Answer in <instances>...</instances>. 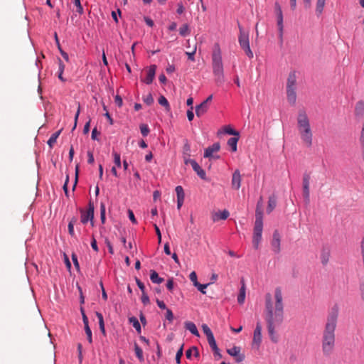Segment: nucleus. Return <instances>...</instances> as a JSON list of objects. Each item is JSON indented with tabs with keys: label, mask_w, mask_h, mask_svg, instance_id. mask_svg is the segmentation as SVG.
Listing matches in <instances>:
<instances>
[{
	"label": "nucleus",
	"mask_w": 364,
	"mask_h": 364,
	"mask_svg": "<svg viewBox=\"0 0 364 364\" xmlns=\"http://www.w3.org/2000/svg\"><path fill=\"white\" fill-rule=\"evenodd\" d=\"M274 298L275 308L274 311L271 294L269 293L266 294L264 318L269 338L273 343H277L278 342V336L276 334L275 328L281 325L284 320V305L280 287L275 289Z\"/></svg>",
	"instance_id": "f257e3e1"
},
{
	"label": "nucleus",
	"mask_w": 364,
	"mask_h": 364,
	"mask_svg": "<svg viewBox=\"0 0 364 364\" xmlns=\"http://www.w3.org/2000/svg\"><path fill=\"white\" fill-rule=\"evenodd\" d=\"M338 306L335 304L327 316V322L322 337V350L325 355H329L335 346V330L338 316Z\"/></svg>",
	"instance_id": "f03ea898"
},
{
	"label": "nucleus",
	"mask_w": 364,
	"mask_h": 364,
	"mask_svg": "<svg viewBox=\"0 0 364 364\" xmlns=\"http://www.w3.org/2000/svg\"><path fill=\"white\" fill-rule=\"evenodd\" d=\"M263 230V209L262 198L260 197L257 203L255 210V222L253 230L252 245L256 250L259 247V244L262 240V233Z\"/></svg>",
	"instance_id": "7ed1b4c3"
},
{
	"label": "nucleus",
	"mask_w": 364,
	"mask_h": 364,
	"mask_svg": "<svg viewBox=\"0 0 364 364\" xmlns=\"http://www.w3.org/2000/svg\"><path fill=\"white\" fill-rule=\"evenodd\" d=\"M297 125L301 140L307 147L311 146L313 134L307 115H298Z\"/></svg>",
	"instance_id": "20e7f679"
},
{
	"label": "nucleus",
	"mask_w": 364,
	"mask_h": 364,
	"mask_svg": "<svg viewBox=\"0 0 364 364\" xmlns=\"http://www.w3.org/2000/svg\"><path fill=\"white\" fill-rule=\"evenodd\" d=\"M212 66L216 82L218 83H222L224 81V69L222 62L221 51L218 44H215L213 48Z\"/></svg>",
	"instance_id": "39448f33"
},
{
	"label": "nucleus",
	"mask_w": 364,
	"mask_h": 364,
	"mask_svg": "<svg viewBox=\"0 0 364 364\" xmlns=\"http://www.w3.org/2000/svg\"><path fill=\"white\" fill-rule=\"evenodd\" d=\"M240 28V36H239V43L241 48L244 50L245 54L249 58H253V53L250 49V41H249V35L246 33L242 30V28L239 26Z\"/></svg>",
	"instance_id": "423d86ee"
},
{
	"label": "nucleus",
	"mask_w": 364,
	"mask_h": 364,
	"mask_svg": "<svg viewBox=\"0 0 364 364\" xmlns=\"http://www.w3.org/2000/svg\"><path fill=\"white\" fill-rule=\"evenodd\" d=\"M232 136L229 138V148L232 152H236L237 150V142L240 139V132L235 129L229 124V136Z\"/></svg>",
	"instance_id": "0eeeda50"
},
{
	"label": "nucleus",
	"mask_w": 364,
	"mask_h": 364,
	"mask_svg": "<svg viewBox=\"0 0 364 364\" xmlns=\"http://www.w3.org/2000/svg\"><path fill=\"white\" fill-rule=\"evenodd\" d=\"M94 205L90 201L88 203V209L87 211H84L83 210H80L81 213V223L83 224H86L89 220L91 223L92 226L94 225Z\"/></svg>",
	"instance_id": "6e6552de"
},
{
	"label": "nucleus",
	"mask_w": 364,
	"mask_h": 364,
	"mask_svg": "<svg viewBox=\"0 0 364 364\" xmlns=\"http://www.w3.org/2000/svg\"><path fill=\"white\" fill-rule=\"evenodd\" d=\"M310 174L308 173H304L303 175V197L306 204H309L310 202V191H309V181H310Z\"/></svg>",
	"instance_id": "1a4fd4ad"
},
{
	"label": "nucleus",
	"mask_w": 364,
	"mask_h": 364,
	"mask_svg": "<svg viewBox=\"0 0 364 364\" xmlns=\"http://www.w3.org/2000/svg\"><path fill=\"white\" fill-rule=\"evenodd\" d=\"M262 343V326L259 322L257 323L256 328L254 331L253 339H252V347L259 348Z\"/></svg>",
	"instance_id": "9d476101"
},
{
	"label": "nucleus",
	"mask_w": 364,
	"mask_h": 364,
	"mask_svg": "<svg viewBox=\"0 0 364 364\" xmlns=\"http://www.w3.org/2000/svg\"><path fill=\"white\" fill-rule=\"evenodd\" d=\"M229 355L232 356L236 363H241L245 358V354L241 353V348L239 346H233L229 349Z\"/></svg>",
	"instance_id": "9b49d317"
},
{
	"label": "nucleus",
	"mask_w": 364,
	"mask_h": 364,
	"mask_svg": "<svg viewBox=\"0 0 364 364\" xmlns=\"http://www.w3.org/2000/svg\"><path fill=\"white\" fill-rule=\"evenodd\" d=\"M280 242H281V236L277 230H275L272 235V240L271 242V245L272 247V250L275 253H279L281 250L280 247Z\"/></svg>",
	"instance_id": "f8f14e48"
},
{
	"label": "nucleus",
	"mask_w": 364,
	"mask_h": 364,
	"mask_svg": "<svg viewBox=\"0 0 364 364\" xmlns=\"http://www.w3.org/2000/svg\"><path fill=\"white\" fill-rule=\"evenodd\" d=\"M274 11H275V14L277 16L278 30H280V31H282L284 28L283 13H282L281 6L279 4V2H277V1H276L274 3Z\"/></svg>",
	"instance_id": "ddd939ff"
},
{
	"label": "nucleus",
	"mask_w": 364,
	"mask_h": 364,
	"mask_svg": "<svg viewBox=\"0 0 364 364\" xmlns=\"http://www.w3.org/2000/svg\"><path fill=\"white\" fill-rule=\"evenodd\" d=\"M212 99L213 95H211L205 100L198 105L196 108V114L207 112L208 111L209 105L212 101Z\"/></svg>",
	"instance_id": "4468645a"
},
{
	"label": "nucleus",
	"mask_w": 364,
	"mask_h": 364,
	"mask_svg": "<svg viewBox=\"0 0 364 364\" xmlns=\"http://www.w3.org/2000/svg\"><path fill=\"white\" fill-rule=\"evenodd\" d=\"M231 185L232 189L234 190H239V188H240L241 175L238 169H236L232 173Z\"/></svg>",
	"instance_id": "2eb2a0df"
},
{
	"label": "nucleus",
	"mask_w": 364,
	"mask_h": 364,
	"mask_svg": "<svg viewBox=\"0 0 364 364\" xmlns=\"http://www.w3.org/2000/svg\"><path fill=\"white\" fill-rule=\"evenodd\" d=\"M156 65H151L147 72L146 77L144 80V82L146 83L147 85L151 84L155 77L156 74Z\"/></svg>",
	"instance_id": "dca6fc26"
},
{
	"label": "nucleus",
	"mask_w": 364,
	"mask_h": 364,
	"mask_svg": "<svg viewBox=\"0 0 364 364\" xmlns=\"http://www.w3.org/2000/svg\"><path fill=\"white\" fill-rule=\"evenodd\" d=\"M220 146L219 143H215L211 146L208 147L205 150L204 157L210 158L213 156L215 152H218L220 150Z\"/></svg>",
	"instance_id": "f3484780"
},
{
	"label": "nucleus",
	"mask_w": 364,
	"mask_h": 364,
	"mask_svg": "<svg viewBox=\"0 0 364 364\" xmlns=\"http://www.w3.org/2000/svg\"><path fill=\"white\" fill-rule=\"evenodd\" d=\"M240 283H241V287L240 289V291L237 295V302L239 304H242L245 302V294H245L246 287H245L244 278L241 279Z\"/></svg>",
	"instance_id": "a211bd4d"
},
{
	"label": "nucleus",
	"mask_w": 364,
	"mask_h": 364,
	"mask_svg": "<svg viewBox=\"0 0 364 364\" xmlns=\"http://www.w3.org/2000/svg\"><path fill=\"white\" fill-rule=\"evenodd\" d=\"M277 196L275 194H272L268 198V205L267 207V213H271L277 206Z\"/></svg>",
	"instance_id": "6ab92c4d"
},
{
	"label": "nucleus",
	"mask_w": 364,
	"mask_h": 364,
	"mask_svg": "<svg viewBox=\"0 0 364 364\" xmlns=\"http://www.w3.org/2000/svg\"><path fill=\"white\" fill-rule=\"evenodd\" d=\"M228 218V211L224 210L223 211L213 212L212 213V220L214 222H217L220 220H225Z\"/></svg>",
	"instance_id": "aec40b11"
},
{
	"label": "nucleus",
	"mask_w": 364,
	"mask_h": 364,
	"mask_svg": "<svg viewBox=\"0 0 364 364\" xmlns=\"http://www.w3.org/2000/svg\"><path fill=\"white\" fill-rule=\"evenodd\" d=\"M191 165L193 169L197 173L199 177L204 179L205 178V171L197 164L196 161H191Z\"/></svg>",
	"instance_id": "412c9836"
},
{
	"label": "nucleus",
	"mask_w": 364,
	"mask_h": 364,
	"mask_svg": "<svg viewBox=\"0 0 364 364\" xmlns=\"http://www.w3.org/2000/svg\"><path fill=\"white\" fill-rule=\"evenodd\" d=\"M287 100L290 104H294L296 99V87H287Z\"/></svg>",
	"instance_id": "4be33fe9"
},
{
	"label": "nucleus",
	"mask_w": 364,
	"mask_h": 364,
	"mask_svg": "<svg viewBox=\"0 0 364 364\" xmlns=\"http://www.w3.org/2000/svg\"><path fill=\"white\" fill-rule=\"evenodd\" d=\"M296 72L291 71L289 74L288 78H287V87H296Z\"/></svg>",
	"instance_id": "5701e85b"
},
{
	"label": "nucleus",
	"mask_w": 364,
	"mask_h": 364,
	"mask_svg": "<svg viewBox=\"0 0 364 364\" xmlns=\"http://www.w3.org/2000/svg\"><path fill=\"white\" fill-rule=\"evenodd\" d=\"M202 329L203 333L206 335L208 342H212L213 343V341L215 340L213 333L210 328L208 326L207 324H203L202 325Z\"/></svg>",
	"instance_id": "b1692460"
},
{
	"label": "nucleus",
	"mask_w": 364,
	"mask_h": 364,
	"mask_svg": "<svg viewBox=\"0 0 364 364\" xmlns=\"http://www.w3.org/2000/svg\"><path fill=\"white\" fill-rule=\"evenodd\" d=\"M185 328L189 331L192 334H193L196 336H199V333L197 329L196 326L194 323L191 321H186L185 322Z\"/></svg>",
	"instance_id": "393cba45"
},
{
	"label": "nucleus",
	"mask_w": 364,
	"mask_h": 364,
	"mask_svg": "<svg viewBox=\"0 0 364 364\" xmlns=\"http://www.w3.org/2000/svg\"><path fill=\"white\" fill-rule=\"evenodd\" d=\"M208 344L213 352L215 359L220 360L222 358V355L220 353V350L218 348L215 340L213 341V343L212 342H209Z\"/></svg>",
	"instance_id": "a878e982"
},
{
	"label": "nucleus",
	"mask_w": 364,
	"mask_h": 364,
	"mask_svg": "<svg viewBox=\"0 0 364 364\" xmlns=\"http://www.w3.org/2000/svg\"><path fill=\"white\" fill-rule=\"evenodd\" d=\"M150 279L154 284H161L164 282V279L160 277L155 270L150 271Z\"/></svg>",
	"instance_id": "bb28decb"
},
{
	"label": "nucleus",
	"mask_w": 364,
	"mask_h": 364,
	"mask_svg": "<svg viewBox=\"0 0 364 364\" xmlns=\"http://www.w3.org/2000/svg\"><path fill=\"white\" fill-rule=\"evenodd\" d=\"M61 133V129L58 132L53 133L48 141V144L50 148H53V145L55 144L57 139Z\"/></svg>",
	"instance_id": "cd10ccee"
},
{
	"label": "nucleus",
	"mask_w": 364,
	"mask_h": 364,
	"mask_svg": "<svg viewBox=\"0 0 364 364\" xmlns=\"http://www.w3.org/2000/svg\"><path fill=\"white\" fill-rule=\"evenodd\" d=\"M325 2L326 0H317L316 7V14L317 16H319L322 14L323 7L325 6Z\"/></svg>",
	"instance_id": "c85d7f7f"
},
{
	"label": "nucleus",
	"mask_w": 364,
	"mask_h": 364,
	"mask_svg": "<svg viewBox=\"0 0 364 364\" xmlns=\"http://www.w3.org/2000/svg\"><path fill=\"white\" fill-rule=\"evenodd\" d=\"M129 322L132 324L133 327L136 329V331L139 333H141V325H140L138 319L136 317H134V316L130 317L129 318Z\"/></svg>",
	"instance_id": "c756f323"
},
{
	"label": "nucleus",
	"mask_w": 364,
	"mask_h": 364,
	"mask_svg": "<svg viewBox=\"0 0 364 364\" xmlns=\"http://www.w3.org/2000/svg\"><path fill=\"white\" fill-rule=\"evenodd\" d=\"M329 257H330L329 250H326L325 249H323L321 255V263L323 265H326L328 263V262L329 260Z\"/></svg>",
	"instance_id": "7c9ffc66"
},
{
	"label": "nucleus",
	"mask_w": 364,
	"mask_h": 364,
	"mask_svg": "<svg viewBox=\"0 0 364 364\" xmlns=\"http://www.w3.org/2000/svg\"><path fill=\"white\" fill-rule=\"evenodd\" d=\"M364 113V102L360 100L356 103L355 107V114H363Z\"/></svg>",
	"instance_id": "2f4dec72"
},
{
	"label": "nucleus",
	"mask_w": 364,
	"mask_h": 364,
	"mask_svg": "<svg viewBox=\"0 0 364 364\" xmlns=\"http://www.w3.org/2000/svg\"><path fill=\"white\" fill-rule=\"evenodd\" d=\"M134 350L136 357L139 358L140 361L144 360L143 351L142 349L138 346L137 343L134 344Z\"/></svg>",
	"instance_id": "473e14b6"
},
{
	"label": "nucleus",
	"mask_w": 364,
	"mask_h": 364,
	"mask_svg": "<svg viewBox=\"0 0 364 364\" xmlns=\"http://www.w3.org/2000/svg\"><path fill=\"white\" fill-rule=\"evenodd\" d=\"M76 221L77 219L75 218H73L68 223V232L72 237L75 236L74 224L76 223Z\"/></svg>",
	"instance_id": "72a5a7b5"
},
{
	"label": "nucleus",
	"mask_w": 364,
	"mask_h": 364,
	"mask_svg": "<svg viewBox=\"0 0 364 364\" xmlns=\"http://www.w3.org/2000/svg\"><path fill=\"white\" fill-rule=\"evenodd\" d=\"M179 33L182 36H186L189 35L190 33V29L188 24H183L180 28H179Z\"/></svg>",
	"instance_id": "f704fd0d"
},
{
	"label": "nucleus",
	"mask_w": 364,
	"mask_h": 364,
	"mask_svg": "<svg viewBox=\"0 0 364 364\" xmlns=\"http://www.w3.org/2000/svg\"><path fill=\"white\" fill-rule=\"evenodd\" d=\"M176 192L177 195V199H184L185 198V194L183 191V188L181 186H178L176 187Z\"/></svg>",
	"instance_id": "c9c22d12"
},
{
	"label": "nucleus",
	"mask_w": 364,
	"mask_h": 364,
	"mask_svg": "<svg viewBox=\"0 0 364 364\" xmlns=\"http://www.w3.org/2000/svg\"><path fill=\"white\" fill-rule=\"evenodd\" d=\"M194 352L195 355H198V348L196 347H192L186 350V356L187 358L190 359L191 358L192 354Z\"/></svg>",
	"instance_id": "e433bc0d"
},
{
	"label": "nucleus",
	"mask_w": 364,
	"mask_h": 364,
	"mask_svg": "<svg viewBox=\"0 0 364 364\" xmlns=\"http://www.w3.org/2000/svg\"><path fill=\"white\" fill-rule=\"evenodd\" d=\"M105 203H101L100 204V220H101V222L102 223H105Z\"/></svg>",
	"instance_id": "4c0bfd02"
},
{
	"label": "nucleus",
	"mask_w": 364,
	"mask_h": 364,
	"mask_svg": "<svg viewBox=\"0 0 364 364\" xmlns=\"http://www.w3.org/2000/svg\"><path fill=\"white\" fill-rule=\"evenodd\" d=\"M143 101L147 105H150L154 102V98L151 93H148L147 95L143 97Z\"/></svg>",
	"instance_id": "58836bf2"
},
{
	"label": "nucleus",
	"mask_w": 364,
	"mask_h": 364,
	"mask_svg": "<svg viewBox=\"0 0 364 364\" xmlns=\"http://www.w3.org/2000/svg\"><path fill=\"white\" fill-rule=\"evenodd\" d=\"M159 103L162 105V106H164L166 107V111H168V108H169V104H168V100H166V98L161 95L159 99Z\"/></svg>",
	"instance_id": "ea45409f"
},
{
	"label": "nucleus",
	"mask_w": 364,
	"mask_h": 364,
	"mask_svg": "<svg viewBox=\"0 0 364 364\" xmlns=\"http://www.w3.org/2000/svg\"><path fill=\"white\" fill-rule=\"evenodd\" d=\"M113 156H114V161L118 168L121 167V158L120 154L117 152H113Z\"/></svg>",
	"instance_id": "a19ab883"
},
{
	"label": "nucleus",
	"mask_w": 364,
	"mask_h": 364,
	"mask_svg": "<svg viewBox=\"0 0 364 364\" xmlns=\"http://www.w3.org/2000/svg\"><path fill=\"white\" fill-rule=\"evenodd\" d=\"M191 146L186 140L183 148V153L185 156H190Z\"/></svg>",
	"instance_id": "79ce46f5"
},
{
	"label": "nucleus",
	"mask_w": 364,
	"mask_h": 364,
	"mask_svg": "<svg viewBox=\"0 0 364 364\" xmlns=\"http://www.w3.org/2000/svg\"><path fill=\"white\" fill-rule=\"evenodd\" d=\"M140 131L144 136H146L149 133V129L146 124H142L140 125Z\"/></svg>",
	"instance_id": "37998d69"
},
{
	"label": "nucleus",
	"mask_w": 364,
	"mask_h": 364,
	"mask_svg": "<svg viewBox=\"0 0 364 364\" xmlns=\"http://www.w3.org/2000/svg\"><path fill=\"white\" fill-rule=\"evenodd\" d=\"M183 345L181 346L176 355V361L178 364L181 363V358L183 355Z\"/></svg>",
	"instance_id": "c03bdc74"
},
{
	"label": "nucleus",
	"mask_w": 364,
	"mask_h": 364,
	"mask_svg": "<svg viewBox=\"0 0 364 364\" xmlns=\"http://www.w3.org/2000/svg\"><path fill=\"white\" fill-rule=\"evenodd\" d=\"M85 331L87 337V340L90 343H92V331L89 326H85Z\"/></svg>",
	"instance_id": "a18cd8bd"
},
{
	"label": "nucleus",
	"mask_w": 364,
	"mask_h": 364,
	"mask_svg": "<svg viewBox=\"0 0 364 364\" xmlns=\"http://www.w3.org/2000/svg\"><path fill=\"white\" fill-rule=\"evenodd\" d=\"M74 4L77 7V12H78L80 14H82L84 11L81 5L80 0H74Z\"/></svg>",
	"instance_id": "49530a36"
},
{
	"label": "nucleus",
	"mask_w": 364,
	"mask_h": 364,
	"mask_svg": "<svg viewBox=\"0 0 364 364\" xmlns=\"http://www.w3.org/2000/svg\"><path fill=\"white\" fill-rule=\"evenodd\" d=\"M190 280L193 283V285L196 286L198 284V282L197 280V274L195 272H192L189 275Z\"/></svg>",
	"instance_id": "de8ad7c7"
},
{
	"label": "nucleus",
	"mask_w": 364,
	"mask_h": 364,
	"mask_svg": "<svg viewBox=\"0 0 364 364\" xmlns=\"http://www.w3.org/2000/svg\"><path fill=\"white\" fill-rule=\"evenodd\" d=\"M209 285V284H201L199 282L198 284H196L195 287H197V289L203 294H205V289L207 288V287Z\"/></svg>",
	"instance_id": "09e8293b"
},
{
	"label": "nucleus",
	"mask_w": 364,
	"mask_h": 364,
	"mask_svg": "<svg viewBox=\"0 0 364 364\" xmlns=\"http://www.w3.org/2000/svg\"><path fill=\"white\" fill-rule=\"evenodd\" d=\"M55 38H57V34L55 33ZM57 40V43H58V48H59V50H60V54L61 55L63 56V58L66 60V61H69V56L68 55L67 53H65V51H63L60 47V45H59V43L58 41V38H56Z\"/></svg>",
	"instance_id": "8fccbe9b"
},
{
	"label": "nucleus",
	"mask_w": 364,
	"mask_h": 364,
	"mask_svg": "<svg viewBox=\"0 0 364 364\" xmlns=\"http://www.w3.org/2000/svg\"><path fill=\"white\" fill-rule=\"evenodd\" d=\"M166 318L170 322L173 321V314L171 309H166Z\"/></svg>",
	"instance_id": "3c124183"
},
{
	"label": "nucleus",
	"mask_w": 364,
	"mask_h": 364,
	"mask_svg": "<svg viewBox=\"0 0 364 364\" xmlns=\"http://www.w3.org/2000/svg\"><path fill=\"white\" fill-rule=\"evenodd\" d=\"M72 260L73 262V264H74L75 268L77 270H79L80 269V265H79V262H78V260H77V255L75 253L72 254Z\"/></svg>",
	"instance_id": "603ef678"
},
{
	"label": "nucleus",
	"mask_w": 364,
	"mask_h": 364,
	"mask_svg": "<svg viewBox=\"0 0 364 364\" xmlns=\"http://www.w3.org/2000/svg\"><path fill=\"white\" fill-rule=\"evenodd\" d=\"M154 229H155V231H156V235L158 237V242H159V243H161V233L159 230V228L157 226L156 224H154Z\"/></svg>",
	"instance_id": "864d4df0"
},
{
	"label": "nucleus",
	"mask_w": 364,
	"mask_h": 364,
	"mask_svg": "<svg viewBox=\"0 0 364 364\" xmlns=\"http://www.w3.org/2000/svg\"><path fill=\"white\" fill-rule=\"evenodd\" d=\"M141 302L145 305L148 304L149 303V298L148 295L145 293V291L144 293H142Z\"/></svg>",
	"instance_id": "5fc2aeb1"
},
{
	"label": "nucleus",
	"mask_w": 364,
	"mask_h": 364,
	"mask_svg": "<svg viewBox=\"0 0 364 364\" xmlns=\"http://www.w3.org/2000/svg\"><path fill=\"white\" fill-rule=\"evenodd\" d=\"M360 141V144H361V146H362V150H364V122H363V128H362V130H361Z\"/></svg>",
	"instance_id": "6e6d98bb"
},
{
	"label": "nucleus",
	"mask_w": 364,
	"mask_h": 364,
	"mask_svg": "<svg viewBox=\"0 0 364 364\" xmlns=\"http://www.w3.org/2000/svg\"><path fill=\"white\" fill-rule=\"evenodd\" d=\"M136 282L138 286V287L140 289L142 293L145 291V286L139 279H136Z\"/></svg>",
	"instance_id": "4d7b16f0"
},
{
	"label": "nucleus",
	"mask_w": 364,
	"mask_h": 364,
	"mask_svg": "<svg viewBox=\"0 0 364 364\" xmlns=\"http://www.w3.org/2000/svg\"><path fill=\"white\" fill-rule=\"evenodd\" d=\"M100 132L97 131V128H94L92 132V139L93 140H98L97 139V136L100 135Z\"/></svg>",
	"instance_id": "13d9d810"
},
{
	"label": "nucleus",
	"mask_w": 364,
	"mask_h": 364,
	"mask_svg": "<svg viewBox=\"0 0 364 364\" xmlns=\"http://www.w3.org/2000/svg\"><path fill=\"white\" fill-rule=\"evenodd\" d=\"M128 215H129V218L130 219V220H131L133 223L136 224L137 222H136V218H135V217H134V215L133 211H132V210H128Z\"/></svg>",
	"instance_id": "bf43d9fd"
},
{
	"label": "nucleus",
	"mask_w": 364,
	"mask_h": 364,
	"mask_svg": "<svg viewBox=\"0 0 364 364\" xmlns=\"http://www.w3.org/2000/svg\"><path fill=\"white\" fill-rule=\"evenodd\" d=\"M105 243L108 247L109 252L112 255L114 254L113 247L108 239L105 240Z\"/></svg>",
	"instance_id": "052dcab7"
},
{
	"label": "nucleus",
	"mask_w": 364,
	"mask_h": 364,
	"mask_svg": "<svg viewBox=\"0 0 364 364\" xmlns=\"http://www.w3.org/2000/svg\"><path fill=\"white\" fill-rule=\"evenodd\" d=\"M196 51V47L193 48V50L192 52H187L186 54L188 57V59L193 61L194 60V54Z\"/></svg>",
	"instance_id": "680f3d73"
},
{
	"label": "nucleus",
	"mask_w": 364,
	"mask_h": 364,
	"mask_svg": "<svg viewBox=\"0 0 364 364\" xmlns=\"http://www.w3.org/2000/svg\"><path fill=\"white\" fill-rule=\"evenodd\" d=\"M166 287L168 290L172 291L173 289V279H170L168 280L166 283Z\"/></svg>",
	"instance_id": "e2e57ef3"
},
{
	"label": "nucleus",
	"mask_w": 364,
	"mask_h": 364,
	"mask_svg": "<svg viewBox=\"0 0 364 364\" xmlns=\"http://www.w3.org/2000/svg\"><path fill=\"white\" fill-rule=\"evenodd\" d=\"M114 102L115 104L119 106V107H121L122 105V99L120 96L119 95H117L115 97V99H114Z\"/></svg>",
	"instance_id": "0e129e2a"
},
{
	"label": "nucleus",
	"mask_w": 364,
	"mask_h": 364,
	"mask_svg": "<svg viewBox=\"0 0 364 364\" xmlns=\"http://www.w3.org/2000/svg\"><path fill=\"white\" fill-rule=\"evenodd\" d=\"M156 304L161 309H166V306L165 303L163 301L156 299Z\"/></svg>",
	"instance_id": "69168bd1"
},
{
	"label": "nucleus",
	"mask_w": 364,
	"mask_h": 364,
	"mask_svg": "<svg viewBox=\"0 0 364 364\" xmlns=\"http://www.w3.org/2000/svg\"><path fill=\"white\" fill-rule=\"evenodd\" d=\"M87 156H88L87 162H88L89 164H93V163H94L95 159H94V156H93V154H92V152H91V151H88V152H87Z\"/></svg>",
	"instance_id": "338daca9"
},
{
	"label": "nucleus",
	"mask_w": 364,
	"mask_h": 364,
	"mask_svg": "<svg viewBox=\"0 0 364 364\" xmlns=\"http://www.w3.org/2000/svg\"><path fill=\"white\" fill-rule=\"evenodd\" d=\"M359 289L361 294V299L364 301V282L360 284Z\"/></svg>",
	"instance_id": "774afa93"
}]
</instances>
